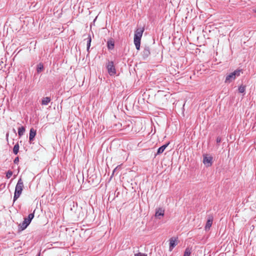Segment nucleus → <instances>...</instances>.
<instances>
[{"label":"nucleus","mask_w":256,"mask_h":256,"mask_svg":"<svg viewBox=\"0 0 256 256\" xmlns=\"http://www.w3.org/2000/svg\"><path fill=\"white\" fill-rule=\"evenodd\" d=\"M144 30V29L143 28H138L135 32L134 36V43L137 50H139L140 48V40Z\"/></svg>","instance_id":"1"},{"label":"nucleus","mask_w":256,"mask_h":256,"mask_svg":"<svg viewBox=\"0 0 256 256\" xmlns=\"http://www.w3.org/2000/svg\"><path fill=\"white\" fill-rule=\"evenodd\" d=\"M242 72V70L237 69L232 72L226 75L224 82L230 84L237 77L239 76Z\"/></svg>","instance_id":"2"},{"label":"nucleus","mask_w":256,"mask_h":256,"mask_svg":"<svg viewBox=\"0 0 256 256\" xmlns=\"http://www.w3.org/2000/svg\"><path fill=\"white\" fill-rule=\"evenodd\" d=\"M24 188V183L21 178H20L16 185L15 188L14 194V202H15L20 196Z\"/></svg>","instance_id":"3"},{"label":"nucleus","mask_w":256,"mask_h":256,"mask_svg":"<svg viewBox=\"0 0 256 256\" xmlns=\"http://www.w3.org/2000/svg\"><path fill=\"white\" fill-rule=\"evenodd\" d=\"M106 68L110 76H114L116 74V70L112 61H108L106 64Z\"/></svg>","instance_id":"4"},{"label":"nucleus","mask_w":256,"mask_h":256,"mask_svg":"<svg viewBox=\"0 0 256 256\" xmlns=\"http://www.w3.org/2000/svg\"><path fill=\"white\" fill-rule=\"evenodd\" d=\"M212 159L213 158L212 156L208 155L204 156L203 158V163L206 166H210L212 165Z\"/></svg>","instance_id":"5"},{"label":"nucleus","mask_w":256,"mask_h":256,"mask_svg":"<svg viewBox=\"0 0 256 256\" xmlns=\"http://www.w3.org/2000/svg\"><path fill=\"white\" fill-rule=\"evenodd\" d=\"M178 238L172 237L170 239V250L172 251L174 247H175L177 244Z\"/></svg>","instance_id":"6"},{"label":"nucleus","mask_w":256,"mask_h":256,"mask_svg":"<svg viewBox=\"0 0 256 256\" xmlns=\"http://www.w3.org/2000/svg\"><path fill=\"white\" fill-rule=\"evenodd\" d=\"M150 54V48L148 46H146L142 52V57L144 58H147Z\"/></svg>","instance_id":"7"},{"label":"nucleus","mask_w":256,"mask_h":256,"mask_svg":"<svg viewBox=\"0 0 256 256\" xmlns=\"http://www.w3.org/2000/svg\"><path fill=\"white\" fill-rule=\"evenodd\" d=\"M36 130L34 128H31L30 131L29 140L31 142L32 141L36 135Z\"/></svg>","instance_id":"8"},{"label":"nucleus","mask_w":256,"mask_h":256,"mask_svg":"<svg viewBox=\"0 0 256 256\" xmlns=\"http://www.w3.org/2000/svg\"><path fill=\"white\" fill-rule=\"evenodd\" d=\"M213 222V218L212 216H210L206 222L205 229L206 230H209L211 227Z\"/></svg>","instance_id":"9"},{"label":"nucleus","mask_w":256,"mask_h":256,"mask_svg":"<svg viewBox=\"0 0 256 256\" xmlns=\"http://www.w3.org/2000/svg\"><path fill=\"white\" fill-rule=\"evenodd\" d=\"M30 222L28 221L27 218H24L23 222L20 224L22 230L26 229Z\"/></svg>","instance_id":"10"},{"label":"nucleus","mask_w":256,"mask_h":256,"mask_svg":"<svg viewBox=\"0 0 256 256\" xmlns=\"http://www.w3.org/2000/svg\"><path fill=\"white\" fill-rule=\"evenodd\" d=\"M169 144H170V142H168L167 144H166L162 146L160 148H159L158 149V151L156 152V155H158V154H162L164 152L165 149L167 148V146H168Z\"/></svg>","instance_id":"11"},{"label":"nucleus","mask_w":256,"mask_h":256,"mask_svg":"<svg viewBox=\"0 0 256 256\" xmlns=\"http://www.w3.org/2000/svg\"><path fill=\"white\" fill-rule=\"evenodd\" d=\"M164 210L161 208H159L156 210L155 216L156 217H158L159 216H163L164 215Z\"/></svg>","instance_id":"12"},{"label":"nucleus","mask_w":256,"mask_h":256,"mask_svg":"<svg viewBox=\"0 0 256 256\" xmlns=\"http://www.w3.org/2000/svg\"><path fill=\"white\" fill-rule=\"evenodd\" d=\"M50 97L44 98L42 100V105H47L50 102Z\"/></svg>","instance_id":"13"},{"label":"nucleus","mask_w":256,"mask_h":256,"mask_svg":"<svg viewBox=\"0 0 256 256\" xmlns=\"http://www.w3.org/2000/svg\"><path fill=\"white\" fill-rule=\"evenodd\" d=\"M26 130V128L24 126H22L18 128V134L20 137H21L24 135Z\"/></svg>","instance_id":"14"},{"label":"nucleus","mask_w":256,"mask_h":256,"mask_svg":"<svg viewBox=\"0 0 256 256\" xmlns=\"http://www.w3.org/2000/svg\"><path fill=\"white\" fill-rule=\"evenodd\" d=\"M114 42L112 40H109L107 42L108 48L109 50H112L114 48Z\"/></svg>","instance_id":"15"},{"label":"nucleus","mask_w":256,"mask_h":256,"mask_svg":"<svg viewBox=\"0 0 256 256\" xmlns=\"http://www.w3.org/2000/svg\"><path fill=\"white\" fill-rule=\"evenodd\" d=\"M192 253V248H187L184 252V256H190Z\"/></svg>","instance_id":"16"},{"label":"nucleus","mask_w":256,"mask_h":256,"mask_svg":"<svg viewBox=\"0 0 256 256\" xmlns=\"http://www.w3.org/2000/svg\"><path fill=\"white\" fill-rule=\"evenodd\" d=\"M44 69V66L42 63H40L37 66L36 70L38 73L40 72Z\"/></svg>","instance_id":"17"},{"label":"nucleus","mask_w":256,"mask_h":256,"mask_svg":"<svg viewBox=\"0 0 256 256\" xmlns=\"http://www.w3.org/2000/svg\"><path fill=\"white\" fill-rule=\"evenodd\" d=\"M19 150V145L18 144H16L14 146L13 152L15 154H16Z\"/></svg>","instance_id":"18"},{"label":"nucleus","mask_w":256,"mask_h":256,"mask_svg":"<svg viewBox=\"0 0 256 256\" xmlns=\"http://www.w3.org/2000/svg\"><path fill=\"white\" fill-rule=\"evenodd\" d=\"M246 90V86L241 85L238 88V92L240 93H244Z\"/></svg>","instance_id":"19"},{"label":"nucleus","mask_w":256,"mask_h":256,"mask_svg":"<svg viewBox=\"0 0 256 256\" xmlns=\"http://www.w3.org/2000/svg\"><path fill=\"white\" fill-rule=\"evenodd\" d=\"M34 218V212L33 213L29 214L28 218H27L28 221V222H30Z\"/></svg>","instance_id":"20"},{"label":"nucleus","mask_w":256,"mask_h":256,"mask_svg":"<svg viewBox=\"0 0 256 256\" xmlns=\"http://www.w3.org/2000/svg\"><path fill=\"white\" fill-rule=\"evenodd\" d=\"M91 40H92L91 37L90 36H89L88 38V42H87V50L88 51L89 50V48L90 46Z\"/></svg>","instance_id":"21"},{"label":"nucleus","mask_w":256,"mask_h":256,"mask_svg":"<svg viewBox=\"0 0 256 256\" xmlns=\"http://www.w3.org/2000/svg\"><path fill=\"white\" fill-rule=\"evenodd\" d=\"M12 175V172L11 170H8L6 174L7 178H10Z\"/></svg>","instance_id":"22"},{"label":"nucleus","mask_w":256,"mask_h":256,"mask_svg":"<svg viewBox=\"0 0 256 256\" xmlns=\"http://www.w3.org/2000/svg\"><path fill=\"white\" fill-rule=\"evenodd\" d=\"M134 256H148L146 254L138 252L134 254Z\"/></svg>","instance_id":"23"},{"label":"nucleus","mask_w":256,"mask_h":256,"mask_svg":"<svg viewBox=\"0 0 256 256\" xmlns=\"http://www.w3.org/2000/svg\"><path fill=\"white\" fill-rule=\"evenodd\" d=\"M216 143L217 144H219V143H220L221 142L222 138H221L220 136H218L216 138Z\"/></svg>","instance_id":"24"},{"label":"nucleus","mask_w":256,"mask_h":256,"mask_svg":"<svg viewBox=\"0 0 256 256\" xmlns=\"http://www.w3.org/2000/svg\"><path fill=\"white\" fill-rule=\"evenodd\" d=\"M14 163L16 164H18V162H19V158H18V157H16V158H15L14 161Z\"/></svg>","instance_id":"25"},{"label":"nucleus","mask_w":256,"mask_h":256,"mask_svg":"<svg viewBox=\"0 0 256 256\" xmlns=\"http://www.w3.org/2000/svg\"><path fill=\"white\" fill-rule=\"evenodd\" d=\"M120 167V166H116L114 169V170H113V172H112V174H114V173L116 171L117 169Z\"/></svg>","instance_id":"26"},{"label":"nucleus","mask_w":256,"mask_h":256,"mask_svg":"<svg viewBox=\"0 0 256 256\" xmlns=\"http://www.w3.org/2000/svg\"><path fill=\"white\" fill-rule=\"evenodd\" d=\"M36 256H40V254L39 253Z\"/></svg>","instance_id":"27"},{"label":"nucleus","mask_w":256,"mask_h":256,"mask_svg":"<svg viewBox=\"0 0 256 256\" xmlns=\"http://www.w3.org/2000/svg\"><path fill=\"white\" fill-rule=\"evenodd\" d=\"M254 12L256 13V10H254Z\"/></svg>","instance_id":"28"}]
</instances>
